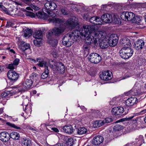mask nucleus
Returning <instances> with one entry per match:
<instances>
[{
	"instance_id": "nucleus-59",
	"label": "nucleus",
	"mask_w": 146,
	"mask_h": 146,
	"mask_svg": "<svg viewBox=\"0 0 146 146\" xmlns=\"http://www.w3.org/2000/svg\"><path fill=\"white\" fill-rule=\"evenodd\" d=\"M3 111V110L2 108H0V114L2 113Z\"/></svg>"
},
{
	"instance_id": "nucleus-3",
	"label": "nucleus",
	"mask_w": 146,
	"mask_h": 146,
	"mask_svg": "<svg viewBox=\"0 0 146 146\" xmlns=\"http://www.w3.org/2000/svg\"><path fill=\"white\" fill-rule=\"evenodd\" d=\"M65 28L63 26L59 28L54 27L52 30L48 31L46 34V37L48 39H51L52 37L59 36L64 32Z\"/></svg>"
},
{
	"instance_id": "nucleus-37",
	"label": "nucleus",
	"mask_w": 146,
	"mask_h": 146,
	"mask_svg": "<svg viewBox=\"0 0 146 146\" xmlns=\"http://www.w3.org/2000/svg\"><path fill=\"white\" fill-rule=\"evenodd\" d=\"M54 38V37H52L51 39H49L50 40V44L53 47H55L57 45L58 43V41L57 39H52V38Z\"/></svg>"
},
{
	"instance_id": "nucleus-25",
	"label": "nucleus",
	"mask_w": 146,
	"mask_h": 146,
	"mask_svg": "<svg viewBox=\"0 0 146 146\" xmlns=\"http://www.w3.org/2000/svg\"><path fill=\"white\" fill-rule=\"evenodd\" d=\"M62 138L66 141V144L68 146H72L74 143V140L72 138H68L67 136L63 135L62 136Z\"/></svg>"
},
{
	"instance_id": "nucleus-20",
	"label": "nucleus",
	"mask_w": 146,
	"mask_h": 146,
	"mask_svg": "<svg viewBox=\"0 0 146 146\" xmlns=\"http://www.w3.org/2000/svg\"><path fill=\"white\" fill-rule=\"evenodd\" d=\"M103 140L104 138L103 137L98 135L93 138L92 143L93 145H98L102 143Z\"/></svg>"
},
{
	"instance_id": "nucleus-9",
	"label": "nucleus",
	"mask_w": 146,
	"mask_h": 146,
	"mask_svg": "<svg viewBox=\"0 0 146 146\" xmlns=\"http://www.w3.org/2000/svg\"><path fill=\"white\" fill-rule=\"evenodd\" d=\"M33 83V82L32 80L29 79L26 80L25 82L22 84L21 88H19V90L21 92H23L28 89L30 88L31 87Z\"/></svg>"
},
{
	"instance_id": "nucleus-14",
	"label": "nucleus",
	"mask_w": 146,
	"mask_h": 146,
	"mask_svg": "<svg viewBox=\"0 0 146 146\" xmlns=\"http://www.w3.org/2000/svg\"><path fill=\"white\" fill-rule=\"evenodd\" d=\"M45 8L43 10L52 11L55 10L57 7L55 3L50 1H47L44 4Z\"/></svg>"
},
{
	"instance_id": "nucleus-64",
	"label": "nucleus",
	"mask_w": 146,
	"mask_h": 146,
	"mask_svg": "<svg viewBox=\"0 0 146 146\" xmlns=\"http://www.w3.org/2000/svg\"><path fill=\"white\" fill-rule=\"evenodd\" d=\"M81 108L83 110H84V109H85L84 107V106H82V107Z\"/></svg>"
},
{
	"instance_id": "nucleus-56",
	"label": "nucleus",
	"mask_w": 146,
	"mask_h": 146,
	"mask_svg": "<svg viewBox=\"0 0 146 146\" xmlns=\"http://www.w3.org/2000/svg\"><path fill=\"white\" fill-rule=\"evenodd\" d=\"M133 116H131L130 117H127L126 119L127 120H129L131 119H132L134 117Z\"/></svg>"
},
{
	"instance_id": "nucleus-61",
	"label": "nucleus",
	"mask_w": 146,
	"mask_h": 146,
	"mask_svg": "<svg viewBox=\"0 0 146 146\" xmlns=\"http://www.w3.org/2000/svg\"><path fill=\"white\" fill-rule=\"evenodd\" d=\"M53 56L54 57H57L58 56V54H56L54 55V54H53Z\"/></svg>"
},
{
	"instance_id": "nucleus-39",
	"label": "nucleus",
	"mask_w": 146,
	"mask_h": 146,
	"mask_svg": "<svg viewBox=\"0 0 146 146\" xmlns=\"http://www.w3.org/2000/svg\"><path fill=\"white\" fill-rule=\"evenodd\" d=\"M32 34V31L29 29H27L24 31V36L25 37L29 36Z\"/></svg>"
},
{
	"instance_id": "nucleus-49",
	"label": "nucleus",
	"mask_w": 146,
	"mask_h": 146,
	"mask_svg": "<svg viewBox=\"0 0 146 146\" xmlns=\"http://www.w3.org/2000/svg\"><path fill=\"white\" fill-rule=\"evenodd\" d=\"M61 12L64 15H67L68 14V13L67 11L64 9H61Z\"/></svg>"
},
{
	"instance_id": "nucleus-62",
	"label": "nucleus",
	"mask_w": 146,
	"mask_h": 146,
	"mask_svg": "<svg viewBox=\"0 0 146 146\" xmlns=\"http://www.w3.org/2000/svg\"><path fill=\"white\" fill-rule=\"evenodd\" d=\"M3 7L1 3H0V8H2Z\"/></svg>"
},
{
	"instance_id": "nucleus-58",
	"label": "nucleus",
	"mask_w": 146,
	"mask_h": 146,
	"mask_svg": "<svg viewBox=\"0 0 146 146\" xmlns=\"http://www.w3.org/2000/svg\"><path fill=\"white\" fill-rule=\"evenodd\" d=\"M49 66L51 68H53L54 66L53 64H50V63H49Z\"/></svg>"
},
{
	"instance_id": "nucleus-8",
	"label": "nucleus",
	"mask_w": 146,
	"mask_h": 146,
	"mask_svg": "<svg viewBox=\"0 0 146 146\" xmlns=\"http://www.w3.org/2000/svg\"><path fill=\"white\" fill-rule=\"evenodd\" d=\"M67 27L72 28L78 25V19L75 17L68 19L64 23Z\"/></svg>"
},
{
	"instance_id": "nucleus-42",
	"label": "nucleus",
	"mask_w": 146,
	"mask_h": 146,
	"mask_svg": "<svg viewBox=\"0 0 146 146\" xmlns=\"http://www.w3.org/2000/svg\"><path fill=\"white\" fill-rule=\"evenodd\" d=\"M6 124L10 126L11 127L14 128L15 129H21V128L17 126L16 125H15L14 124L10 122H7L6 123Z\"/></svg>"
},
{
	"instance_id": "nucleus-31",
	"label": "nucleus",
	"mask_w": 146,
	"mask_h": 146,
	"mask_svg": "<svg viewBox=\"0 0 146 146\" xmlns=\"http://www.w3.org/2000/svg\"><path fill=\"white\" fill-rule=\"evenodd\" d=\"M136 141L137 142L136 143L137 146H141L143 141V137L142 135H140L138 137L135 139Z\"/></svg>"
},
{
	"instance_id": "nucleus-43",
	"label": "nucleus",
	"mask_w": 146,
	"mask_h": 146,
	"mask_svg": "<svg viewBox=\"0 0 146 146\" xmlns=\"http://www.w3.org/2000/svg\"><path fill=\"white\" fill-rule=\"evenodd\" d=\"M21 1L23 2L28 5H30V4L32 3L31 2L33 1H32V0H21Z\"/></svg>"
},
{
	"instance_id": "nucleus-21",
	"label": "nucleus",
	"mask_w": 146,
	"mask_h": 146,
	"mask_svg": "<svg viewBox=\"0 0 146 146\" xmlns=\"http://www.w3.org/2000/svg\"><path fill=\"white\" fill-rule=\"evenodd\" d=\"M37 62H38L37 64V65L39 67H42L44 66L45 68L48 67V63L46 61H45L42 58H36Z\"/></svg>"
},
{
	"instance_id": "nucleus-26",
	"label": "nucleus",
	"mask_w": 146,
	"mask_h": 146,
	"mask_svg": "<svg viewBox=\"0 0 146 146\" xmlns=\"http://www.w3.org/2000/svg\"><path fill=\"white\" fill-rule=\"evenodd\" d=\"M30 45L29 44L23 41L21 42L19 46L20 49L22 51H24L29 48Z\"/></svg>"
},
{
	"instance_id": "nucleus-30",
	"label": "nucleus",
	"mask_w": 146,
	"mask_h": 146,
	"mask_svg": "<svg viewBox=\"0 0 146 146\" xmlns=\"http://www.w3.org/2000/svg\"><path fill=\"white\" fill-rule=\"evenodd\" d=\"M23 144L26 146H30L31 145V141L28 138H24L22 140Z\"/></svg>"
},
{
	"instance_id": "nucleus-32",
	"label": "nucleus",
	"mask_w": 146,
	"mask_h": 146,
	"mask_svg": "<svg viewBox=\"0 0 146 146\" xmlns=\"http://www.w3.org/2000/svg\"><path fill=\"white\" fill-rule=\"evenodd\" d=\"M141 120L140 117H137L134 118L132 121L133 123L135 125V126H137L138 125H140L141 124Z\"/></svg>"
},
{
	"instance_id": "nucleus-48",
	"label": "nucleus",
	"mask_w": 146,
	"mask_h": 146,
	"mask_svg": "<svg viewBox=\"0 0 146 146\" xmlns=\"http://www.w3.org/2000/svg\"><path fill=\"white\" fill-rule=\"evenodd\" d=\"M13 2L15 3V4L17 6L19 5L21 6H23L24 5L23 3L18 1H13Z\"/></svg>"
},
{
	"instance_id": "nucleus-5",
	"label": "nucleus",
	"mask_w": 146,
	"mask_h": 146,
	"mask_svg": "<svg viewBox=\"0 0 146 146\" xmlns=\"http://www.w3.org/2000/svg\"><path fill=\"white\" fill-rule=\"evenodd\" d=\"M121 17L125 21H129L134 22L135 19V15L131 12L124 11L121 15Z\"/></svg>"
},
{
	"instance_id": "nucleus-50",
	"label": "nucleus",
	"mask_w": 146,
	"mask_h": 146,
	"mask_svg": "<svg viewBox=\"0 0 146 146\" xmlns=\"http://www.w3.org/2000/svg\"><path fill=\"white\" fill-rule=\"evenodd\" d=\"M26 15L27 16L32 17L34 15V14L32 12L29 11H28L27 12Z\"/></svg>"
},
{
	"instance_id": "nucleus-15",
	"label": "nucleus",
	"mask_w": 146,
	"mask_h": 146,
	"mask_svg": "<svg viewBox=\"0 0 146 146\" xmlns=\"http://www.w3.org/2000/svg\"><path fill=\"white\" fill-rule=\"evenodd\" d=\"M111 73L109 71L103 72L100 74V77L101 79L104 80H108L112 78Z\"/></svg>"
},
{
	"instance_id": "nucleus-24",
	"label": "nucleus",
	"mask_w": 146,
	"mask_h": 146,
	"mask_svg": "<svg viewBox=\"0 0 146 146\" xmlns=\"http://www.w3.org/2000/svg\"><path fill=\"white\" fill-rule=\"evenodd\" d=\"M54 66L56 67L57 70L62 73L65 70L64 65L60 62H57L54 63Z\"/></svg>"
},
{
	"instance_id": "nucleus-34",
	"label": "nucleus",
	"mask_w": 146,
	"mask_h": 146,
	"mask_svg": "<svg viewBox=\"0 0 146 146\" xmlns=\"http://www.w3.org/2000/svg\"><path fill=\"white\" fill-rule=\"evenodd\" d=\"M49 70L48 67L46 68L45 72L42 74L41 78L43 79H44L47 77L49 73Z\"/></svg>"
},
{
	"instance_id": "nucleus-46",
	"label": "nucleus",
	"mask_w": 146,
	"mask_h": 146,
	"mask_svg": "<svg viewBox=\"0 0 146 146\" xmlns=\"http://www.w3.org/2000/svg\"><path fill=\"white\" fill-rule=\"evenodd\" d=\"M20 60L18 58H16L13 61V64L15 66L17 65L19 63Z\"/></svg>"
},
{
	"instance_id": "nucleus-12",
	"label": "nucleus",
	"mask_w": 146,
	"mask_h": 146,
	"mask_svg": "<svg viewBox=\"0 0 146 146\" xmlns=\"http://www.w3.org/2000/svg\"><path fill=\"white\" fill-rule=\"evenodd\" d=\"M101 21H102V24L103 21L105 22L110 23L112 22H115L114 21L115 19L113 20L112 15L109 13H105L102 15L101 16Z\"/></svg>"
},
{
	"instance_id": "nucleus-2",
	"label": "nucleus",
	"mask_w": 146,
	"mask_h": 146,
	"mask_svg": "<svg viewBox=\"0 0 146 146\" xmlns=\"http://www.w3.org/2000/svg\"><path fill=\"white\" fill-rule=\"evenodd\" d=\"M91 27L87 25L84 26L80 29L73 31L65 35L62 39L63 44L67 47L70 46L76 41L78 39H79L82 37H85L88 35L87 29H90Z\"/></svg>"
},
{
	"instance_id": "nucleus-11",
	"label": "nucleus",
	"mask_w": 146,
	"mask_h": 146,
	"mask_svg": "<svg viewBox=\"0 0 146 146\" xmlns=\"http://www.w3.org/2000/svg\"><path fill=\"white\" fill-rule=\"evenodd\" d=\"M119 40L118 37L115 34L111 35L108 39V42L110 44V46H114L117 43Z\"/></svg>"
},
{
	"instance_id": "nucleus-38",
	"label": "nucleus",
	"mask_w": 146,
	"mask_h": 146,
	"mask_svg": "<svg viewBox=\"0 0 146 146\" xmlns=\"http://www.w3.org/2000/svg\"><path fill=\"white\" fill-rule=\"evenodd\" d=\"M123 128L122 126L119 124L116 125L113 127V131H120Z\"/></svg>"
},
{
	"instance_id": "nucleus-7",
	"label": "nucleus",
	"mask_w": 146,
	"mask_h": 146,
	"mask_svg": "<svg viewBox=\"0 0 146 146\" xmlns=\"http://www.w3.org/2000/svg\"><path fill=\"white\" fill-rule=\"evenodd\" d=\"M88 59L91 62L94 64L99 63L101 60L100 56L98 54L95 53L90 54L88 57Z\"/></svg>"
},
{
	"instance_id": "nucleus-19",
	"label": "nucleus",
	"mask_w": 146,
	"mask_h": 146,
	"mask_svg": "<svg viewBox=\"0 0 146 146\" xmlns=\"http://www.w3.org/2000/svg\"><path fill=\"white\" fill-rule=\"evenodd\" d=\"M144 42L141 39L138 40L134 43V47L137 50L141 49L144 45Z\"/></svg>"
},
{
	"instance_id": "nucleus-40",
	"label": "nucleus",
	"mask_w": 146,
	"mask_h": 146,
	"mask_svg": "<svg viewBox=\"0 0 146 146\" xmlns=\"http://www.w3.org/2000/svg\"><path fill=\"white\" fill-rule=\"evenodd\" d=\"M30 6L31 8L35 10H38L39 9V7L37 6V3H31L30 4Z\"/></svg>"
},
{
	"instance_id": "nucleus-13",
	"label": "nucleus",
	"mask_w": 146,
	"mask_h": 146,
	"mask_svg": "<svg viewBox=\"0 0 146 146\" xmlns=\"http://www.w3.org/2000/svg\"><path fill=\"white\" fill-rule=\"evenodd\" d=\"M7 74L8 78L13 82L17 81L19 77L18 74L13 70L9 71L7 72Z\"/></svg>"
},
{
	"instance_id": "nucleus-54",
	"label": "nucleus",
	"mask_w": 146,
	"mask_h": 146,
	"mask_svg": "<svg viewBox=\"0 0 146 146\" xmlns=\"http://www.w3.org/2000/svg\"><path fill=\"white\" fill-rule=\"evenodd\" d=\"M146 113V109L141 111L139 113V114L142 115Z\"/></svg>"
},
{
	"instance_id": "nucleus-53",
	"label": "nucleus",
	"mask_w": 146,
	"mask_h": 146,
	"mask_svg": "<svg viewBox=\"0 0 146 146\" xmlns=\"http://www.w3.org/2000/svg\"><path fill=\"white\" fill-rule=\"evenodd\" d=\"M38 75L36 74V73H33L32 75V77H33V78H38Z\"/></svg>"
},
{
	"instance_id": "nucleus-18",
	"label": "nucleus",
	"mask_w": 146,
	"mask_h": 146,
	"mask_svg": "<svg viewBox=\"0 0 146 146\" xmlns=\"http://www.w3.org/2000/svg\"><path fill=\"white\" fill-rule=\"evenodd\" d=\"M137 102V99L136 97H131L125 101V104L128 106H132Z\"/></svg>"
},
{
	"instance_id": "nucleus-29",
	"label": "nucleus",
	"mask_w": 146,
	"mask_h": 146,
	"mask_svg": "<svg viewBox=\"0 0 146 146\" xmlns=\"http://www.w3.org/2000/svg\"><path fill=\"white\" fill-rule=\"evenodd\" d=\"M77 133L80 135L85 134L87 132V129L84 127H80L77 129Z\"/></svg>"
},
{
	"instance_id": "nucleus-28",
	"label": "nucleus",
	"mask_w": 146,
	"mask_h": 146,
	"mask_svg": "<svg viewBox=\"0 0 146 146\" xmlns=\"http://www.w3.org/2000/svg\"><path fill=\"white\" fill-rule=\"evenodd\" d=\"M42 36V32L41 30H38L35 32L33 35V37L35 39H40Z\"/></svg>"
},
{
	"instance_id": "nucleus-41",
	"label": "nucleus",
	"mask_w": 146,
	"mask_h": 146,
	"mask_svg": "<svg viewBox=\"0 0 146 146\" xmlns=\"http://www.w3.org/2000/svg\"><path fill=\"white\" fill-rule=\"evenodd\" d=\"M91 15V14L90 13L85 14L83 16V18L84 19L87 21L88 20L89 21L91 17H92Z\"/></svg>"
},
{
	"instance_id": "nucleus-4",
	"label": "nucleus",
	"mask_w": 146,
	"mask_h": 146,
	"mask_svg": "<svg viewBox=\"0 0 146 146\" xmlns=\"http://www.w3.org/2000/svg\"><path fill=\"white\" fill-rule=\"evenodd\" d=\"M122 48L119 51V54L122 58L127 59L133 55V50L130 47Z\"/></svg>"
},
{
	"instance_id": "nucleus-35",
	"label": "nucleus",
	"mask_w": 146,
	"mask_h": 146,
	"mask_svg": "<svg viewBox=\"0 0 146 146\" xmlns=\"http://www.w3.org/2000/svg\"><path fill=\"white\" fill-rule=\"evenodd\" d=\"M11 96V93L10 91H7L3 92L2 93L1 95L2 98H4L7 97L8 98Z\"/></svg>"
},
{
	"instance_id": "nucleus-27",
	"label": "nucleus",
	"mask_w": 146,
	"mask_h": 146,
	"mask_svg": "<svg viewBox=\"0 0 146 146\" xmlns=\"http://www.w3.org/2000/svg\"><path fill=\"white\" fill-rule=\"evenodd\" d=\"M10 138H11L15 140H19L20 137V135L19 133L16 132H13L9 134Z\"/></svg>"
},
{
	"instance_id": "nucleus-23",
	"label": "nucleus",
	"mask_w": 146,
	"mask_h": 146,
	"mask_svg": "<svg viewBox=\"0 0 146 146\" xmlns=\"http://www.w3.org/2000/svg\"><path fill=\"white\" fill-rule=\"evenodd\" d=\"M64 131L67 133L70 134H72L74 129L71 125H65L63 128Z\"/></svg>"
},
{
	"instance_id": "nucleus-6",
	"label": "nucleus",
	"mask_w": 146,
	"mask_h": 146,
	"mask_svg": "<svg viewBox=\"0 0 146 146\" xmlns=\"http://www.w3.org/2000/svg\"><path fill=\"white\" fill-rule=\"evenodd\" d=\"M43 11L48 13V17H52V18H50L49 20L50 21L54 23L56 25L57 24L62 23V20L59 18L56 17V15L52 11H48L46 10H43Z\"/></svg>"
},
{
	"instance_id": "nucleus-10",
	"label": "nucleus",
	"mask_w": 146,
	"mask_h": 146,
	"mask_svg": "<svg viewBox=\"0 0 146 146\" xmlns=\"http://www.w3.org/2000/svg\"><path fill=\"white\" fill-rule=\"evenodd\" d=\"M124 108L121 107H116L113 108L111 112L112 114L116 116L123 115L127 113V112H125Z\"/></svg>"
},
{
	"instance_id": "nucleus-51",
	"label": "nucleus",
	"mask_w": 146,
	"mask_h": 146,
	"mask_svg": "<svg viewBox=\"0 0 146 146\" xmlns=\"http://www.w3.org/2000/svg\"><path fill=\"white\" fill-rule=\"evenodd\" d=\"M51 129L54 132L57 133L59 132V130L56 127H52V128Z\"/></svg>"
},
{
	"instance_id": "nucleus-55",
	"label": "nucleus",
	"mask_w": 146,
	"mask_h": 146,
	"mask_svg": "<svg viewBox=\"0 0 146 146\" xmlns=\"http://www.w3.org/2000/svg\"><path fill=\"white\" fill-rule=\"evenodd\" d=\"M60 2L62 4H66V3L65 0H60Z\"/></svg>"
},
{
	"instance_id": "nucleus-47",
	"label": "nucleus",
	"mask_w": 146,
	"mask_h": 146,
	"mask_svg": "<svg viewBox=\"0 0 146 146\" xmlns=\"http://www.w3.org/2000/svg\"><path fill=\"white\" fill-rule=\"evenodd\" d=\"M15 66L13 63L10 64H9L7 67V68L13 70L15 68Z\"/></svg>"
},
{
	"instance_id": "nucleus-60",
	"label": "nucleus",
	"mask_w": 146,
	"mask_h": 146,
	"mask_svg": "<svg viewBox=\"0 0 146 146\" xmlns=\"http://www.w3.org/2000/svg\"><path fill=\"white\" fill-rule=\"evenodd\" d=\"M26 9H27V10H33L30 7H27Z\"/></svg>"
},
{
	"instance_id": "nucleus-52",
	"label": "nucleus",
	"mask_w": 146,
	"mask_h": 146,
	"mask_svg": "<svg viewBox=\"0 0 146 146\" xmlns=\"http://www.w3.org/2000/svg\"><path fill=\"white\" fill-rule=\"evenodd\" d=\"M54 146H66V145L64 143H60L55 144Z\"/></svg>"
},
{
	"instance_id": "nucleus-17",
	"label": "nucleus",
	"mask_w": 146,
	"mask_h": 146,
	"mask_svg": "<svg viewBox=\"0 0 146 146\" xmlns=\"http://www.w3.org/2000/svg\"><path fill=\"white\" fill-rule=\"evenodd\" d=\"M89 21L92 23L96 25H101L102 24V21L101 19L96 16L91 17Z\"/></svg>"
},
{
	"instance_id": "nucleus-57",
	"label": "nucleus",
	"mask_w": 146,
	"mask_h": 146,
	"mask_svg": "<svg viewBox=\"0 0 146 146\" xmlns=\"http://www.w3.org/2000/svg\"><path fill=\"white\" fill-rule=\"evenodd\" d=\"M10 52L14 54L15 53V52L13 49H11L10 50Z\"/></svg>"
},
{
	"instance_id": "nucleus-16",
	"label": "nucleus",
	"mask_w": 146,
	"mask_h": 146,
	"mask_svg": "<svg viewBox=\"0 0 146 146\" xmlns=\"http://www.w3.org/2000/svg\"><path fill=\"white\" fill-rule=\"evenodd\" d=\"M0 139L2 141L7 142L10 139L9 134L6 131H3L0 133Z\"/></svg>"
},
{
	"instance_id": "nucleus-44",
	"label": "nucleus",
	"mask_w": 146,
	"mask_h": 146,
	"mask_svg": "<svg viewBox=\"0 0 146 146\" xmlns=\"http://www.w3.org/2000/svg\"><path fill=\"white\" fill-rule=\"evenodd\" d=\"M104 124L109 123L112 121V119L110 118H107L103 120Z\"/></svg>"
},
{
	"instance_id": "nucleus-45",
	"label": "nucleus",
	"mask_w": 146,
	"mask_h": 146,
	"mask_svg": "<svg viewBox=\"0 0 146 146\" xmlns=\"http://www.w3.org/2000/svg\"><path fill=\"white\" fill-rule=\"evenodd\" d=\"M33 43L36 46H39L41 43V41L40 40H35L33 41Z\"/></svg>"
},
{
	"instance_id": "nucleus-22",
	"label": "nucleus",
	"mask_w": 146,
	"mask_h": 146,
	"mask_svg": "<svg viewBox=\"0 0 146 146\" xmlns=\"http://www.w3.org/2000/svg\"><path fill=\"white\" fill-rule=\"evenodd\" d=\"M129 40V39L127 38H124L122 39L120 43L122 48L130 47L131 44Z\"/></svg>"
},
{
	"instance_id": "nucleus-63",
	"label": "nucleus",
	"mask_w": 146,
	"mask_h": 146,
	"mask_svg": "<svg viewBox=\"0 0 146 146\" xmlns=\"http://www.w3.org/2000/svg\"><path fill=\"white\" fill-rule=\"evenodd\" d=\"M3 70V69H2L1 66H0V73H1V72Z\"/></svg>"
},
{
	"instance_id": "nucleus-1",
	"label": "nucleus",
	"mask_w": 146,
	"mask_h": 146,
	"mask_svg": "<svg viewBox=\"0 0 146 146\" xmlns=\"http://www.w3.org/2000/svg\"><path fill=\"white\" fill-rule=\"evenodd\" d=\"M90 27L91 28L87 29L88 35L86 38L85 41L86 43L90 44L92 42L96 43L98 41L100 42L101 48L105 49L108 48L110 44L108 39L106 37V33L102 31H96L94 26L92 25H87Z\"/></svg>"
},
{
	"instance_id": "nucleus-36",
	"label": "nucleus",
	"mask_w": 146,
	"mask_h": 146,
	"mask_svg": "<svg viewBox=\"0 0 146 146\" xmlns=\"http://www.w3.org/2000/svg\"><path fill=\"white\" fill-rule=\"evenodd\" d=\"M90 49L89 46L86 44H84L82 47V49L85 54H88L89 53V50Z\"/></svg>"
},
{
	"instance_id": "nucleus-33",
	"label": "nucleus",
	"mask_w": 146,
	"mask_h": 146,
	"mask_svg": "<svg viewBox=\"0 0 146 146\" xmlns=\"http://www.w3.org/2000/svg\"><path fill=\"white\" fill-rule=\"evenodd\" d=\"M103 120H98L94 122L95 127H99L104 124Z\"/></svg>"
}]
</instances>
